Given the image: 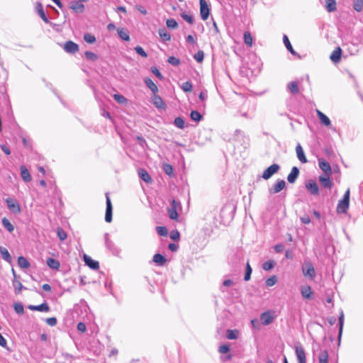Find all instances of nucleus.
<instances>
[{
	"label": "nucleus",
	"mask_w": 363,
	"mask_h": 363,
	"mask_svg": "<svg viewBox=\"0 0 363 363\" xmlns=\"http://www.w3.org/2000/svg\"><path fill=\"white\" fill-rule=\"evenodd\" d=\"M350 206V189H347L343 196V198L339 201L337 206V213H345L347 212Z\"/></svg>",
	"instance_id": "obj_1"
},
{
	"label": "nucleus",
	"mask_w": 363,
	"mask_h": 363,
	"mask_svg": "<svg viewBox=\"0 0 363 363\" xmlns=\"http://www.w3.org/2000/svg\"><path fill=\"white\" fill-rule=\"evenodd\" d=\"M303 274L308 277L310 279H313L315 276V269L311 262H305L302 267Z\"/></svg>",
	"instance_id": "obj_2"
},
{
	"label": "nucleus",
	"mask_w": 363,
	"mask_h": 363,
	"mask_svg": "<svg viewBox=\"0 0 363 363\" xmlns=\"http://www.w3.org/2000/svg\"><path fill=\"white\" fill-rule=\"evenodd\" d=\"M280 166L279 164H273L263 172L262 177L264 179L267 180L271 178L272 175L278 172Z\"/></svg>",
	"instance_id": "obj_3"
},
{
	"label": "nucleus",
	"mask_w": 363,
	"mask_h": 363,
	"mask_svg": "<svg viewBox=\"0 0 363 363\" xmlns=\"http://www.w3.org/2000/svg\"><path fill=\"white\" fill-rule=\"evenodd\" d=\"M275 319V315L274 313L271 311H267L262 313L260 315V321L262 325H268L273 322Z\"/></svg>",
	"instance_id": "obj_4"
},
{
	"label": "nucleus",
	"mask_w": 363,
	"mask_h": 363,
	"mask_svg": "<svg viewBox=\"0 0 363 363\" xmlns=\"http://www.w3.org/2000/svg\"><path fill=\"white\" fill-rule=\"evenodd\" d=\"M6 203L11 212L15 214L21 213L20 205L15 199L11 198H7L6 199Z\"/></svg>",
	"instance_id": "obj_5"
},
{
	"label": "nucleus",
	"mask_w": 363,
	"mask_h": 363,
	"mask_svg": "<svg viewBox=\"0 0 363 363\" xmlns=\"http://www.w3.org/2000/svg\"><path fill=\"white\" fill-rule=\"evenodd\" d=\"M63 49L67 53L74 54L79 51V45L72 40H68L64 43Z\"/></svg>",
	"instance_id": "obj_6"
},
{
	"label": "nucleus",
	"mask_w": 363,
	"mask_h": 363,
	"mask_svg": "<svg viewBox=\"0 0 363 363\" xmlns=\"http://www.w3.org/2000/svg\"><path fill=\"white\" fill-rule=\"evenodd\" d=\"M106 215H105V220L107 223H111L112 220V203L108 196V194H106Z\"/></svg>",
	"instance_id": "obj_7"
},
{
	"label": "nucleus",
	"mask_w": 363,
	"mask_h": 363,
	"mask_svg": "<svg viewBox=\"0 0 363 363\" xmlns=\"http://www.w3.org/2000/svg\"><path fill=\"white\" fill-rule=\"evenodd\" d=\"M295 352L298 363H306V354L302 345L298 343L295 346Z\"/></svg>",
	"instance_id": "obj_8"
},
{
	"label": "nucleus",
	"mask_w": 363,
	"mask_h": 363,
	"mask_svg": "<svg viewBox=\"0 0 363 363\" xmlns=\"http://www.w3.org/2000/svg\"><path fill=\"white\" fill-rule=\"evenodd\" d=\"M199 3L201 17L205 21L208 18L210 9L206 0H199Z\"/></svg>",
	"instance_id": "obj_9"
},
{
	"label": "nucleus",
	"mask_w": 363,
	"mask_h": 363,
	"mask_svg": "<svg viewBox=\"0 0 363 363\" xmlns=\"http://www.w3.org/2000/svg\"><path fill=\"white\" fill-rule=\"evenodd\" d=\"M286 182L283 179H278L277 182L269 189L271 194H277L284 189Z\"/></svg>",
	"instance_id": "obj_10"
},
{
	"label": "nucleus",
	"mask_w": 363,
	"mask_h": 363,
	"mask_svg": "<svg viewBox=\"0 0 363 363\" xmlns=\"http://www.w3.org/2000/svg\"><path fill=\"white\" fill-rule=\"evenodd\" d=\"M104 240L106 247L109 249L113 255H118L119 254L120 250L115 246L114 243L109 239L108 233H105Z\"/></svg>",
	"instance_id": "obj_11"
},
{
	"label": "nucleus",
	"mask_w": 363,
	"mask_h": 363,
	"mask_svg": "<svg viewBox=\"0 0 363 363\" xmlns=\"http://www.w3.org/2000/svg\"><path fill=\"white\" fill-rule=\"evenodd\" d=\"M306 188L312 195H318L319 193L318 185L314 180H309L306 184Z\"/></svg>",
	"instance_id": "obj_12"
},
{
	"label": "nucleus",
	"mask_w": 363,
	"mask_h": 363,
	"mask_svg": "<svg viewBox=\"0 0 363 363\" xmlns=\"http://www.w3.org/2000/svg\"><path fill=\"white\" fill-rule=\"evenodd\" d=\"M84 261L85 264L92 269H98L99 268V264L97 261L92 259L89 256L84 255Z\"/></svg>",
	"instance_id": "obj_13"
},
{
	"label": "nucleus",
	"mask_w": 363,
	"mask_h": 363,
	"mask_svg": "<svg viewBox=\"0 0 363 363\" xmlns=\"http://www.w3.org/2000/svg\"><path fill=\"white\" fill-rule=\"evenodd\" d=\"M69 8L77 13H81L84 10V4L76 1L69 3Z\"/></svg>",
	"instance_id": "obj_14"
},
{
	"label": "nucleus",
	"mask_w": 363,
	"mask_h": 363,
	"mask_svg": "<svg viewBox=\"0 0 363 363\" xmlns=\"http://www.w3.org/2000/svg\"><path fill=\"white\" fill-rule=\"evenodd\" d=\"M152 102L158 108L164 109L166 107V105L162 99L156 94H154L152 96Z\"/></svg>",
	"instance_id": "obj_15"
},
{
	"label": "nucleus",
	"mask_w": 363,
	"mask_h": 363,
	"mask_svg": "<svg viewBox=\"0 0 363 363\" xmlns=\"http://www.w3.org/2000/svg\"><path fill=\"white\" fill-rule=\"evenodd\" d=\"M299 174V169L296 167H294L291 169V172L287 177V180L290 184H293L296 182Z\"/></svg>",
	"instance_id": "obj_16"
},
{
	"label": "nucleus",
	"mask_w": 363,
	"mask_h": 363,
	"mask_svg": "<svg viewBox=\"0 0 363 363\" xmlns=\"http://www.w3.org/2000/svg\"><path fill=\"white\" fill-rule=\"evenodd\" d=\"M318 162L319 167L321 169V170L325 172V175L330 176V174H331L332 173V169L329 162L320 160H319Z\"/></svg>",
	"instance_id": "obj_17"
},
{
	"label": "nucleus",
	"mask_w": 363,
	"mask_h": 363,
	"mask_svg": "<svg viewBox=\"0 0 363 363\" xmlns=\"http://www.w3.org/2000/svg\"><path fill=\"white\" fill-rule=\"evenodd\" d=\"M341 55H342V50L340 49V47H337L333 51V52L331 53V55L330 56V58L332 62H333L334 63H337V62H340V58H341Z\"/></svg>",
	"instance_id": "obj_18"
},
{
	"label": "nucleus",
	"mask_w": 363,
	"mask_h": 363,
	"mask_svg": "<svg viewBox=\"0 0 363 363\" xmlns=\"http://www.w3.org/2000/svg\"><path fill=\"white\" fill-rule=\"evenodd\" d=\"M319 181H320V184H322V186L324 188H327V189H331L332 188L333 183L331 182L329 176H328V175L320 176L319 177Z\"/></svg>",
	"instance_id": "obj_19"
},
{
	"label": "nucleus",
	"mask_w": 363,
	"mask_h": 363,
	"mask_svg": "<svg viewBox=\"0 0 363 363\" xmlns=\"http://www.w3.org/2000/svg\"><path fill=\"white\" fill-rule=\"evenodd\" d=\"M47 266L51 269L58 270L60 267V264L58 260L54 258L47 257Z\"/></svg>",
	"instance_id": "obj_20"
},
{
	"label": "nucleus",
	"mask_w": 363,
	"mask_h": 363,
	"mask_svg": "<svg viewBox=\"0 0 363 363\" xmlns=\"http://www.w3.org/2000/svg\"><path fill=\"white\" fill-rule=\"evenodd\" d=\"M296 152L298 159L302 163H306L307 162V159L305 156L303 150L300 144H298V145L296 147Z\"/></svg>",
	"instance_id": "obj_21"
},
{
	"label": "nucleus",
	"mask_w": 363,
	"mask_h": 363,
	"mask_svg": "<svg viewBox=\"0 0 363 363\" xmlns=\"http://www.w3.org/2000/svg\"><path fill=\"white\" fill-rule=\"evenodd\" d=\"M316 113L322 124H323L325 126H329L330 125V120L326 115H325L319 110H317Z\"/></svg>",
	"instance_id": "obj_22"
},
{
	"label": "nucleus",
	"mask_w": 363,
	"mask_h": 363,
	"mask_svg": "<svg viewBox=\"0 0 363 363\" xmlns=\"http://www.w3.org/2000/svg\"><path fill=\"white\" fill-rule=\"evenodd\" d=\"M12 272L14 277L13 280V286L14 288L15 293L19 294L23 289V285L19 280L16 279V275L13 269H12Z\"/></svg>",
	"instance_id": "obj_23"
},
{
	"label": "nucleus",
	"mask_w": 363,
	"mask_h": 363,
	"mask_svg": "<svg viewBox=\"0 0 363 363\" xmlns=\"http://www.w3.org/2000/svg\"><path fill=\"white\" fill-rule=\"evenodd\" d=\"M138 175L140 178L145 182L146 183H150L152 182V178L148 174V172L144 169H138Z\"/></svg>",
	"instance_id": "obj_24"
},
{
	"label": "nucleus",
	"mask_w": 363,
	"mask_h": 363,
	"mask_svg": "<svg viewBox=\"0 0 363 363\" xmlns=\"http://www.w3.org/2000/svg\"><path fill=\"white\" fill-rule=\"evenodd\" d=\"M21 175L23 180L26 182H28L31 180L30 174L25 166L21 167Z\"/></svg>",
	"instance_id": "obj_25"
},
{
	"label": "nucleus",
	"mask_w": 363,
	"mask_h": 363,
	"mask_svg": "<svg viewBox=\"0 0 363 363\" xmlns=\"http://www.w3.org/2000/svg\"><path fill=\"white\" fill-rule=\"evenodd\" d=\"M145 84L146 86L152 91L153 94H156L158 91V88L157 85L153 82V81L150 78H145Z\"/></svg>",
	"instance_id": "obj_26"
},
{
	"label": "nucleus",
	"mask_w": 363,
	"mask_h": 363,
	"mask_svg": "<svg viewBox=\"0 0 363 363\" xmlns=\"http://www.w3.org/2000/svg\"><path fill=\"white\" fill-rule=\"evenodd\" d=\"M166 261V258L161 254H155L153 256V262L158 264L160 266L164 265Z\"/></svg>",
	"instance_id": "obj_27"
},
{
	"label": "nucleus",
	"mask_w": 363,
	"mask_h": 363,
	"mask_svg": "<svg viewBox=\"0 0 363 363\" xmlns=\"http://www.w3.org/2000/svg\"><path fill=\"white\" fill-rule=\"evenodd\" d=\"M118 36L123 40L129 41L130 35L129 33L124 28H118L117 30Z\"/></svg>",
	"instance_id": "obj_28"
},
{
	"label": "nucleus",
	"mask_w": 363,
	"mask_h": 363,
	"mask_svg": "<svg viewBox=\"0 0 363 363\" xmlns=\"http://www.w3.org/2000/svg\"><path fill=\"white\" fill-rule=\"evenodd\" d=\"M239 331L238 330H228L226 337L228 340H236L238 337Z\"/></svg>",
	"instance_id": "obj_29"
},
{
	"label": "nucleus",
	"mask_w": 363,
	"mask_h": 363,
	"mask_svg": "<svg viewBox=\"0 0 363 363\" xmlns=\"http://www.w3.org/2000/svg\"><path fill=\"white\" fill-rule=\"evenodd\" d=\"M160 37L164 40V41H169L171 39V35L166 30V29L162 28L160 29L158 31Z\"/></svg>",
	"instance_id": "obj_30"
},
{
	"label": "nucleus",
	"mask_w": 363,
	"mask_h": 363,
	"mask_svg": "<svg viewBox=\"0 0 363 363\" xmlns=\"http://www.w3.org/2000/svg\"><path fill=\"white\" fill-rule=\"evenodd\" d=\"M301 295L306 298H311L312 295V290L311 286H307L301 289Z\"/></svg>",
	"instance_id": "obj_31"
},
{
	"label": "nucleus",
	"mask_w": 363,
	"mask_h": 363,
	"mask_svg": "<svg viewBox=\"0 0 363 363\" xmlns=\"http://www.w3.org/2000/svg\"><path fill=\"white\" fill-rule=\"evenodd\" d=\"M283 41H284V43L286 46V48H287V50L294 55H296V52L294 51V50L293 49V47L288 38V37L284 35V37H283Z\"/></svg>",
	"instance_id": "obj_32"
},
{
	"label": "nucleus",
	"mask_w": 363,
	"mask_h": 363,
	"mask_svg": "<svg viewBox=\"0 0 363 363\" xmlns=\"http://www.w3.org/2000/svg\"><path fill=\"white\" fill-rule=\"evenodd\" d=\"M319 363H328V353L326 350H323L318 355Z\"/></svg>",
	"instance_id": "obj_33"
},
{
	"label": "nucleus",
	"mask_w": 363,
	"mask_h": 363,
	"mask_svg": "<svg viewBox=\"0 0 363 363\" xmlns=\"http://www.w3.org/2000/svg\"><path fill=\"white\" fill-rule=\"evenodd\" d=\"M338 319H339L338 339H339V341H340V338H341L342 333L343 324H344V313H343V311H341Z\"/></svg>",
	"instance_id": "obj_34"
},
{
	"label": "nucleus",
	"mask_w": 363,
	"mask_h": 363,
	"mask_svg": "<svg viewBox=\"0 0 363 363\" xmlns=\"http://www.w3.org/2000/svg\"><path fill=\"white\" fill-rule=\"evenodd\" d=\"M0 253L4 259L9 262L11 261V255L7 249L3 247H0Z\"/></svg>",
	"instance_id": "obj_35"
},
{
	"label": "nucleus",
	"mask_w": 363,
	"mask_h": 363,
	"mask_svg": "<svg viewBox=\"0 0 363 363\" xmlns=\"http://www.w3.org/2000/svg\"><path fill=\"white\" fill-rule=\"evenodd\" d=\"M244 42L248 47H251L252 45V37L249 31L244 33Z\"/></svg>",
	"instance_id": "obj_36"
},
{
	"label": "nucleus",
	"mask_w": 363,
	"mask_h": 363,
	"mask_svg": "<svg viewBox=\"0 0 363 363\" xmlns=\"http://www.w3.org/2000/svg\"><path fill=\"white\" fill-rule=\"evenodd\" d=\"M2 225L10 233H11L12 231H13L14 230V227L13 225L11 223V222L6 218H4L2 219Z\"/></svg>",
	"instance_id": "obj_37"
},
{
	"label": "nucleus",
	"mask_w": 363,
	"mask_h": 363,
	"mask_svg": "<svg viewBox=\"0 0 363 363\" xmlns=\"http://www.w3.org/2000/svg\"><path fill=\"white\" fill-rule=\"evenodd\" d=\"M353 8L357 12L363 10V0H353Z\"/></svg>",
	"instance_id": "obj_38"
},
{
	"label": "nucleus",
	"mask_w": 363,
	"mask_h": 363,
	"mask_svg": "<svg viewBox=\"0 0 363 363\" xmlns=\"http://www.w3.org/2000/svg\"><path fill=\"white\" fill-rule=\"evenodd\" d=\"M326 9L328 11L332 12L336 10V1L335 0H327Z\"/></svg>",
	"instance_id": "obj_39"
},
{
	"label": "nucleus",
	"mask_w": 363,
	"mask_h": 363,
	"mask_svg": "<svg viewBox=\"0 0 363 363\" xmlns=\"http://www.w3.org/2000/svg\"><path fill=\"white\" fill-rule=\"evenodd\" d=\"M288 89L294 94H297L298 92V84L296 82H291L288 84Z\"/></svg>",
	"instance_id": "obj_40"
},
{
	"label": "nucleus",
	"mask_w": 363,
	"mask_h": 363,
	"mask_svg": "<svg viewBox=\"0 0 363 363\" xmlns=\"http://www.w3.org/2000/svg\"><path fill=\"white\" fill-rule=\"evenodd\" d=\"M35 9H36L37 12L38 13V14L41 17V18L44 21H45V13H44V11H43V4L41 3H40V2H38L36 4Z\"/></svg>",
	"instance_id": "obj_41"
},
{
	"label": "nucleus",
	"mask_w": 363,
	"mask_h": 363,
	"mask_svg": "<svg viewBox=\"0 0 363 363\" xmlns=\"http://www.w3.org/2000/svg\"><path fill=\"white\" fill-rule=\"evenodd\" d=\"M167 211H168L169 217L172 220H177V218H178L177 210L175 209L174 207H169L168 208Z\"/></svg>",
	"instance_id": "obj_42"
},
{
	"label": "nucleus",
	"mask_w": 363,
	"mask_h": 363,
	"mask_svg": "<svg viewBox=\"0 0 363 363\" xmlns=\"http://www.w3.org/2000/svg\"><path fill=\"white\" fill-rule=\"evenodd\" d=\"M28 308L31 311H45V302H43L38 306L29 305L28 306Z\"/></svg>",
	"instance_id": "obj_43"
},
{
	"label": "nucleus",
	"mask_w": 363,
	"mask_h": 363,
	"mask_svg": "<svg viewBox=\"0 0 363 363\" xmlns=\"http://www.w3.org/2000/svg\"><path fill=\"white\" fill-rule=\"evenodd\" d=\"M18 265L23 269L28 268L30 266L28 261L24 257H19L18 259Z\"/></svg>",
	"instance_id": "obj_44"
},
{
	"label": "nucleus",
	"mask_w": 363,
	"mask_h": 363,
	"mask_svg": "<svg viewBox=\"0 0 363 363\" xmlns=\"http://www.w3.org/2000/svg\"><path fill=\"white\" fill-rule=\"evenodd\" d=\"M190 117L192 121H200L202 118L201 114L197 111H192L190 113Z\"/></svg>",
	"instance_id": "obj_45"
},
{
	"label": "nucleus",
	"mask_w": 363,
	"mask_h": 363,
	"mask_svg": "<svg viewBox=\"0 0 363 363\" xmlns=\"http://www.w3.org/2000/svg\"><path fill=\"white\" fill-rule=\"evenodd\" d=\"M57 235L62 241L65 240L67 237V233L60 227L57 228Z\"/></svg>",
	"instance_id": "obj_46"
},
{
	"label": "nucleus",
	"mask_w": 363,
	"mask_h": 363,
	"mask_svg": "<svg viewBox=\"0 0 363 363\" xmlns=\"http://www.w3.org/2000/svg\"><path fill=\"white\" fill-rule=\"evenodd\" d=\"M275 262L273 260H268L262 264V268L265 271H269L274 268Z\"/></svg>",
	"instance_id": "obj_47"
},
{
	"label": "nucleus",
	"mask_w": 363,
	"mask_h": 363,
	"mask_svg": "<svg viewBox=\"0 0 363 363\" xmlns=\"http://www.w3.org/2000/svg\"><path fill=\"white\" fill-rule=\"evenodd\" d=\"M84 55L86 58L90 61H96L98 59L97 55L91 51H86Z\"/></svg>",
	"instance_id": "obj_48"
},
{
	"label": "nucleus",
	"mask_w": 363,
	"mask_h": 363,
	"mask_svg": "<svg viewBox=\"0 0 363 363\" xmlns=\"http://www.w3.org/2000/svg\"><path fill=\"white\" fill-rule=\"evenodd\" d=\"M166 25L169 28L171 29H174L178 27V23L174 18L167 19L166 21Z\"/></svg>",
	"instance_id": "obj_49"
},
{
	"label": "nucleus",
	"mask_w": 363,
	"mask_h": 363,
	"mask_svg": "<svg viewBox=\"0 0 363 363\" xmlns=\"http://www.w3.org/2000/svg\"><path fill=\"white\" fill-rule=\"evenodd\" d=\"M174 124L175 126L181 129L184 128V121L181 117H177L174 121Z\"/></svg>",
	"instance_id": "obj_50"
},
{
	"label": "nucleus",
	"mask_w": 363,
	"mask_h": 363,
	"mask_svg": "<svg viewBox=\"0 0 363 363\" xmlns=\"http://www.w3.org/2000/svg\"><path fill=\"white\" fill-rule=\"evenodd\" d=\"M84 40L87 43H94L96 42V38L94 35H91V34H89V33H85L84 35Z\"/></svg>",
	"instance_id": "obj_51"
},
{
	"label": "nucleus",
	"mask_w": 363,
	"mask_h": 363,
	"mask_svg": "<svg viewBox=\"0 0 363 363\" xmlns=\"http://www.w3.org/2000/svg\"><path fill=\"white\" fill-rule=\"evenodd\" d=\"M277 281V278L276 276H272L270 277L269 278H268L266 281H265V284H266V286H268V287H270V286H274Z\"/></svg>",
	"instance_id": "obj_52"
},
{
	"label": "nucleus",
	"mask_w": 363,
	"mask_h": 363,
	"mask_svg": "<svg viewBox=\"0 0 363 363\" xmlns=\"http://www.w3.org/2000/svg\"><path fill=\"white\" fill-rule=\"evenodd\" d=\"M251 274H252V268H251L250 264L247 263L246 269H245V277H244L245 281H249L250 279Z\"/></svg>",
	"instance_id": "obj_53"
},
{
	"label": "nucleus",
	"mask_w": 363,
	"mask_h": 363,
	"mask_svg": "<svg viewBox=\"0 0 363 363\" xmlns=\"http://www.w3.org/2000/svg\"><path fill=\"white\" fill-rule=\"evenodd\" d=\"M113 99L118 103V104H125L127 101V99L122 95L115 94L113 95Z\"/></svg>",
	"instance_id": "obj_54"
},
{
	"label": "nucleus",
	"mask_w": 363,
	"mask_h": 363,
	"mask_svg": "<svg viewBox=\"0 0 363 363\" xmlns=\"http://www.w3.org/2000/svg\"><path fill=\"white\" fill-rule=\"evenodd\" d=\"M182 89L185 92H189L192 90V84L189 82H184L182 85Z\"/></svg>",
	"instance_id": "obj_55"
},
{
	"label": "nucleus",
	"mask_w": 363,
	"mask_h": 363,
	"mask_svg": "<svg viewBox=\"0 0 363 363\" xmlns=\"http://www.w3.org/2000/svg\"><path fill=\"white\" fill-rule=\"evenodd\" d=\"M135 50L140 56H142L143 57H147V54L146 53V52L144 50V49L142 47L136 46L135 48Z\"/></svg>",
	"instance_id": "obj_56"
},
{
	"label": "nucleus",
	"mask_w": 363,
	"mask_h": 363,
	"mask_svg": "<svg viewBox=\"0 0 363 363\" xmlns=\"http://www.w3.org/2000/svg\"><path fill=\"white\" fill-rule=\"evenodd\" d=\"M203 56H204V54H203V52L201 51V50H199L198 51L195 55H194V59L198 62H201L203 60Z\"/></svg>",
	"instance_id": "obj_57"
},
{
	"label": "nucleus",
	"mask_w": 363,
	"mask_h": 363,
	"mask_svg": "<svg viewBox=\"0 0 363 363\" xmlns=\"http://www.w3.org/2000/svg\"><path fill=\"white\" fill-rule=\"evenodd\" d=\"M167 62H168L169 64H171V65H174V66H177V65H179V63H180V60H179L178 58H177V57H173V56L169 57L168 58V60H167Z\"/></svg>",
	"instance_id": "obj_58"
},
{
	"label": "nucleus",
	"mask_w": 363,
	"mask_h": 363,
	"mask_svg": "<svg viewBox=\"0 0 363 363\" xmlns=\"http://www.w3.org/2000/svg\"><path fill=\"white\" fill-rule=\"evenodd\" d=\"M14 310L18 314H23L24 312L23 306L21 303H15Z\"/></svg>",
	"instance_id": "obj_59"
},
{
	"label": "nucleus",
	"mask_w": 363,
	"mask_h": 363,
	"mask_svg": "<svg viewBox=\"0 0 363 363\" xmlns=\"http://www.w3.org/2000/svg\"><path fill=\"white\" fill-rule=\"evenodd\" d=\"M218 351L220 353L225 354L230 351V347L228 345H223L219 347Z\"/></svg>",
	"instance_id": "obj_60"
},
{
	"label": "nucleus",
	"mask_w": 363,
	"mask_h": 363,
	"mask_svg": "<svg viewBox=\"0 0 363 363\" xmlns=\"http://www.w3.org/2000/svg\"><path fill=\"white\" fill-rule=\"evenodd\" d=\"M182 17L184 20H185L186 22H188L190 24H192L194 23V18L193 16L191 15H188L186 13H182Z\"/></svg>",
	"instance_id": "obj_61"
},
{
	"label": "nucleus",
	"mask_w": 363,
	"mask_h": 363,
	"mask_svg": "<svg viewBox=\"0 0 363 363\" xmlns=\"http://www.w3.org/2000/svg\"><path fill=\"white\" fill-rule=\"evenodd\" d=\"M157 231L159 235H162V236H164L167 234V230L165 227H162V226L157 227Z\"/></svg>",
	"instance_id": "obj_62"
},
{
	"label": "nucleus",
	"mask_w": 363,
	"mask_h": 363,
	"mask_svg": "<svg viewBox=\"0 0 363 363\" xmlns=\"http://www.w3.org/2000/svg\"><path fill=\"white\" fill-rule=\"evenodd\" d=\"M164 171L168 175H171L172 174V167L170 164H166L164 165Z\"/></svg>",
	"instance_id": "obj_63"
},
{
	"label": "nucleus",
	"mask_w": 363,
	"mask_h": 363,
	"mask_svg": "<svg viewBox=\"0 0 363 363\" xmlns=\"http://www.w3.org/2000/svg\"><path fill=\"white\" fill-rule=\"evenodd\" d=\"M151 71L159 79H162V74L160 73V72L159 71V69L157 67H152L151 68Z\"/></svg>",
	"instance_id": "obj_64"
}]
</instances>
